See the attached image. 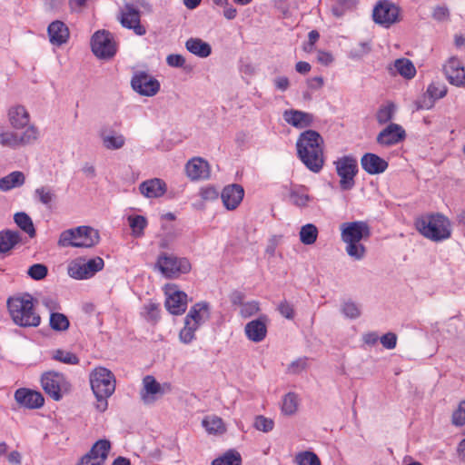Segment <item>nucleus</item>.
Segmentation results:
<instances>
[{"label":"nucleus","mask_w":465,"mask_h":465,"mask_svg":"<svg viewBox=\"0 0 465 465\" xmlns=\"http://www.w3.org/2000/svg\"><path fill=\"white\" fill-rule=\"evenodd\" d=\"M297 153L302 163L312 172L319 173L324 165L323 139L313 130L301 134L297 143Z\"/></svg>","instance_id":"obj_1"},{"label":"nucleus","mask_w":465,"mask_h":465,"mask_svg":"<svg viewBox=\"0 0 465 465\" xmlns=\"http://www.w3.org/2000/svg\"><path fill=\"white\" fill-rule=\"evenodd\" d=\"M36 303L37 301L28 292L9 297L6 305L15 324L24 328L39 326L41 316L36 312Z\"/></svg>","instance_id":"obj_2"},{"label":"nucleus","mask_w":465,"mask_h":465,"mask_svg":"<svg viewBox=\"0 0 465 465\" xmlns=\"http://www.w3.org/2000/svg\"><path fill=\"white\" fill-rule=\"evenodd\" d=\"M371 235L370 226L362 221L343 223L341 225V238L346 244L347 254L356 260H362L366 254V248L361 242Z\"/></svg>","instance_id":"obj_3"},{"label":"nucleus","mask_w":465,"mask_h":465,"mask_svg":"<svg viewBox=\"0 0 465 465\" xmlns=\"http://www.w3.org/2000/svg\"><path fill=\"white\" fill-rule=\"evenodd\" d=\"M415 226L421 235L433 242L449 239L451 235L450 222L440 213L422 215L416 219Z\"/></svg>","instance_id":"obj_4"},{"label":"nucleus","mask_w":465,"mask_h":465,"mask_svg":"<svg viewBox=\"0 0 465 465\" xmlns=\"http://www.w3.org/2000/svg\"><path fill=\"white\" fill-rule=\"evenodd\" d=\"M90 383L94 394L96 397V409L104 412L107 410V399L115 391V378L111 371L106 368H95L90 374Z\"/></svg>","instance_id":"obj_5"},{"label":"nucleus","mask_w":465,"mask_h":465,"mask_svg":"<svg viewBox=\"0 0 465 465\" xmlns=\"http://www.w3.org/2000/svg\"><path fill=\"white\" fill-rule=\"evenodd\" d=\"M99 241L98 231L90 226H79L75 229L64 231L60 234L58 245L61 247L91 248L96 245Z\"/></svg>","instance_id":"obj_6"},{"label":"nucleus","mask_w":465,"mask_h":465,"mask_svg":"<svg viewBox=\"0 0 465 465\" xmlns=\"http://www.w3.org/2000/svg\"><path fill=\"white\" fill-rule=\"evenodd\" d=\"M144 0H124L119 10L117 20L124 28L133 30L136 35L142 36L146 34V28L141 24V10Z\"/></svg>","instance_id":"obj_7"},{"label":"nucleus","mask_w":465,"mask_h":465,"mask_svg":"<svg viewBox=\"0 0 465 465\" xmlns=\"http://www.w3.org/2000/svg\"><path fill=\"white\" fill-rule=\"evenodd\" d=\"M41 385L45 392L54 401H60L70 391V383L63 373L49 371L41 376Z\"/></svg>","instance_id":"obj_8"},{"label":"nucleus","mask_w":465,"mask_h":465,"mask_svg":"<svg viewBox=\"0 0 465 465\" xmlns=\"http://www.w3.org/2000/svg\"><path fill=\"white\" fill-rule=\"evenodd\" d=\"M39 131L35 125H29L22 133L4 131L0 134V144L4 147L17 149L37 141Z\"/></svg>","instance_id":"obj_9"},{"label":"nucleus","mask_w":465,"mask_h":465,"mask_svg":"<svg viewBox=\"0 0 465 465\" xmlns=\"http://www.w3.org/2000/svg\"><path fill=\"white\" fill-rule=\"evenodd\" d=\"M335 170L340 177V187L342 191H350L355 185L358 173L357 160L351 155H344L334 161Z\"/></svg>","instance_id":"obj_10"},{"label":"nucleus","mask_w":465,"mask_h":465,"mask_svg":"<svg viewBox=\"0 0 465 465\" xmlns=\"http://www.w3.org/2000/svg\"><path fill=\"white\" fill-rule=\"evenodd\" d=\"M104 266V262L99 256L88 261L80 258L72 261L68 264L67 272L70 277L76 280L89 279L102 271Z\"/></svg>","instance_id":"obj_11"},{"label":"nucleus","mask_w":465,"mask_h":465,"mask_svg":"<svg viewBox=\"0 0 465 465\" xmlns=\"http://www.w3.org/2000/svg\"><path fill=\"white\" fill-rule=\"evenodd\" d=\"M91 47L94 55L100 59H110L116 53L114 36L106 30H99L94 34Z\"/></svg>","instance_id":"obj_12"},{"label":"nucleus","mask_w":465,"mask_h":465,"mask_svg":"<svg viewBox=\"0 0 465 465\" xmlns=\"http://www.w3.org/2000/svg\"><path fill=\"white\" fill-rule=\"evenodd\" d=\"M156 264L162 273L168 278L178 277L180 274L187 273L191 270L189 260L186 258H177L166 253L159 256Z\"/></svg>","instance_id":"obj_13"},{"label":"nucleus","mask_w":465,"mask_h":465,"mask_svg":"<svg viewBox=\"0 0 465 465\" xmlns=\"http://www.w3.org/2000/svg\"><path fill=\"white\" fill-rule=\"evenodd\" d=\"M131 86L134 92L142 96L152 97L160 91V82L151 74L140 71L135 73L131 80Z\"/></svg>","instance_id":"obj_14"},{"label":"nucleus","mask_w":465,"mask_h":465,"mask_svg":"<svg viewBox=\"0 0 465 465\" xmlns=\"http://www.w3.org/2000/svg\"><path fill=\"white\" fill-rule=\"evenodd\" d=\"M400 8L389 0L380 1L374 7L372 17L376 24L384 27L399 22Z\"/></svg>","instance_id":"obj_15"},{"label":"nucleus","mask_w":465,"mask_h":465,"mask_svg":"<svg viewBox=\"0 0 465 465\" xmlns=\"http://www.w3.org/2000/svg\"><path fill=\"white\" fill-rule=\"evenodd\" d=\"M111 443L107 440H97L91 450L84 455L77 465H104L109 451Z\"/></svg>","instance_id":"obj_16"},{"label":"nucleus","mask_w":465,"mask_h":465,"mask_svg":"<svg viewBox=\"0 0 465 465\" xmlns=\"http://www.w3.org/2000/svg\"><path fill=\"white\" fill-rule=\"evenodd\" d=\"M170 384L161 385L153 376L147 375L143 379V389L140 392L141 399L145 404L154 402L159 396L163 395L166 391H170Z\"/></svg>","instance_id":"obj_17"},{"label":"nucleus","mask_w":465,"mask_h":465,"mask_svg":"<svg viewBox=\"0 0 465 465\" xmlns=\"http://www.w3.org/2000/svg\"><path fill=\"white\" fill-rule=\"evenodd\" d=\"M405 138L404 128L398 124L390 123L378 134L376 142L381 146L389 147L400 143Z\"/></svg>","instance_id":"obj_18"},{"label":"nucleus","mask_w":465,"mask_h":465,"mask_svg":"<svg viewBox=\"0 0 465 465\" xmlns=\"http://www.w3.org/2000/svg\"><path fill=\"white\" fill-rule=\"evenodd\" d=\"M443 70L450 84L458 87L465 86V68L458 58H450Z\"/></svg>","instance_id":"obj_19"},{"label":"nucleus","mask_w":465,"mask_h":465,"mask_svg":"<svg viewBox=\"0 0 465 465\" xmlns=\"http://www.w3.org/2000/svg\"><path fill=\"white\" fill-rule=\"evenodd\" d=\"M15 399L19 405L27 409H38L45 403L41 392L25 388L16 390Z\"/></svg>","instance_id":"obj_20"},{"label":"nucleus","mask_w":465,"mask_h":465,"mask_svg":"<svg viewBox=\"0 0 465 465\" xmlns=\"http://www.w3.org/2000/svg\"><path fill=\"white\" fill-rule=\"evenodd\" d=\"M244 190L242 185L232 183L225 186L221 193V199L227 210H235L242 203Z\"/></svg>","instance_id":"obj_21"},{"label":"nucleus","mask_w":465,"mask_h":465,"mask_svg":"<svg viewBox=\"0 0 465 465\" xmlns=\"http://www.w3.org/2000/svg\"><path fill=\"white\" fill-rule=\"evenodd\" d=\"M165 307L173 315L183 314L187 308V294L181 291H173L170 288L167 292Z\"/></svg>","instance_id":"obj_22"},{"label":"nucleus","mask_w":465,"mask_h":465,"mask_svg":"<svg viewBox=\"0 0 465 465\" xmlns=\"http://www.w3.org/2000/svg\"><path fill=\"white\" fill-rule=\"evenodd\" d=\"M7 119L12 128L20 130L29 126L30 114L24 105L15 104L7 110Z\"/></svg>","instance_id":"obj_23"},{"label":"nucleus","mask_w":465,"mask_h":465,"mask_svg":"<svg viewBox=\"0 0 465 465\" xmlns=\"http://www.w3.org/2000/svg\"><path fill=\"white\" fill-rule=\"evenodd\" d=\"M267 317L262 315L249 322L244 327L246 337L253 342L263 341L267 334Z\"/></svg>","instance_id":"obj_24"},{"label":"nucleus","mask_w":465,"mask_h":465,"mask_svg":"<svg viewBox=\"0 0 465 465\" xmlns=\"http://www.w3.org/2000/svg\"><path fill=\"white\" fill-rule=\"evenodd\" d=\"M185 171L192 181L207 179L210 176L209 163L201 157H195L188 161Z\"/></svg>","instance_id":"obj_25"},{"label":"nucleus","mask_w":465,"mask_h":465,"mask_svg":"<svg viewBox=\"0 0 465 465\" xmlns=\"http://www.w3.org/2000/svg\"><path fill=\"white\" fill-rule=\"evenodd\" d=\"M50 43L60 46L69 40L70 32L67 25L60 20L53 21L47 28Z\"/></svg>","instance_id":"obj_26"},{"label":"nucleus","mask_w":465,"mask_h":465,"mask_svg":"<svg viewBox=\"0 0 465 465\" xmlns=\"http://www.w3.org/2000/svg\"><path fill=\"white\" fill-rule=\"evenodd\" d=\"M167 190L166 183L160 178H153L139 185L140 193L146 198L162 197Z\"/></svg>","instance_id":"obj_27"},{"label":"nucleus","mask_w":465,"mask_h":465,"mask_svg":"<svg viewBox=\"0 0 465 465\" xmlns=\"http://www.w3.org/2000/svg\"><path fill=\"white\" fill-rule=\"evenodd\" d=\"M362 169L369 174L382 173L388 168V163L379 155L371 153L363 154L361 159Z\"/></svg>","instance_id":"obj_28"},{"label":"nucleus","mask_w":465,"mask_h":465,"mask_svg":"<svg viewBox=\"0 0 465 465\" xmlns=\"http://www.w3.org/2000/svg\"><path fill=\"white\" fill-rule=\"evenodd\" d=\"M284 120L296 128H305L313 123V115L299 110H287L283 114Z\"/></svg>","instance_id":"obj_29"},{"label":"nucleus","mask_w":465,"mask_h":465,"mask_svg":"<svg viewBox=\"0 0 465 465\" xmlns=\"http://www.w3.org/2000/svg\"><path fill=\"white\" fill-rule=\"evenodd\" d=\"M210 316L211 313L209 303L201 302L191 307L188 314L185 317V320L190 322H193L197 327H200L210 319Z\"/></svg>","instance_id":"obj_30"},{"label":"nucleus","mask_w":465,"mask_h":465,"mask_svg":"<svg viewBox=\"0 0 465 465\" xmlns=\"http://www.w3.org/2000/svg\"><path fill=\"white\" fill-rule=\"evenodd\" d=\"M99 136L104 147L107 150H119L125 144L124 136L115 131L107 132L106 129H101Z\"/></svg>","instance_id":"obj_31"},{"label":"nucleus","mask_w":465,"mask_h":465,"mask_svg":"<svg viewBox=\"0 0 465 465\" xmlns=\"http://www.w3.org/2000/svg\"><path fill=\"white\" fill-rule=\"evenodd\" d=\"M25 183V175L21 171H14L0 179V191L8 192L23 186Z\"/></svg>","instance_id":"obj_32"},{"label":"nucleus","mask_w":465,"mask_h":465,"mask_svg":"<svg viewBox=\"0 0 465 465\" xmlns=\"http://www.w3.org/2000/svg\"><path fill=\"white\" fill-rule=\"evenodd\" d=\"M392 74H399L406 79H411L416 74V68L412 62L407 58H399L390 67Z\"/></svg>","instance_id":"obj_33"},{"label":"nucleus","mask_w":465,"mask_h":465,"mask_svg":"<svg viewBox=\"0 0 465 465\" xmlns=\"http://www.w3.org/2000/svg\"><path fill=\"white\" fill-rule=\"evenodd\" d=\"M396 111V104L391 101H387L379 106L375 119L380 125L389 124L394 118Z\"/></svg>","instance_id":"obj_34"},{"label":"nucleus","mask_w":465,"mask_h":465,"mask_svg":"<svg viewBox=\"0 0 465 465\" xmlns=\"http://www.w3.org/2000/svg\"><path fill=\"white\" fill-rule=\"evenodd\" d=\"M186 49L201 58L209 56L212 53L211 45L200 38H190L185 43Z\"/></svg>","instance_id":"obj_35"},{"label":"nucleus","mask_w":465,"mask_h":465,"mask_svg":"<svg viewBox=\"0 0 465 465\" xmlns=\"http://www.w3.org/2000/svg\"><path fill=\"white\" fill-rule=\"evenodd\" d=\"M21 242V235L16 231L6 230L0 232V252H7Z\"/></svg>","instance_id":"obj_36"},{"label":"nucleus","mask_w":465,"mask_h":465,"mask_svg":"<svg viewBox=\"0 0 465 465\" xmlns=\"http://www.w3.org/2000/svg\"><path fill=\"white\" fill-rule=\"evenodd\" d=\"M312 199L308 193V189L304 186L293 187L290 191V200L297 207L303 208L308 206Z\"/></svg>","instance_id":"obj_37"},{"label":"nucleus","mask_w":465,"mask_h":465,"mask_svg":"<svg viewBox=\"0 0 465 465\" xmlns=\"http://www.w3.org/2000/svg\"><path fill=\"white\" fill-rule=\"evenodd\" d=\"M128 224L132 230V235L134 238H141L144 235V229L147 226V219L143 215H129L127 217Z\"/></svg>","instance_id":"obj_38"},{"label":"nucleus","mask_w":465,"mask_h":465,"mask_svg":"<svg viewBox=\"0 0 465 465\" xmlns=\"http://www.w3.org/2000/svg\"><path fill=\"white\" fill-rule=\"evenodd\" d=\"M14 221L21 230L29 235V237L33 238L35 236L36 232L33 221L27 213L24 212L16 213L14 215Z\"/></svg>","instance_id":"obj_39"},{"label":"nucleus","mask_w":465,"mask_h":465,"mask_svg":"<svg viewBox=\"0 0 465 465\" xmlns=\"http://www.w3.org/2000/svg\"><path fill=\"white\" fill-rule=\"evenodd\" d=\"M300 241L305 245L313 244L318 237V229L312 223H307L302 226L300 232Z\"/></svg>","instance_id":"obj_40"},{"label":"nucleus","mask_w":465,"mask_h":465,"mask_svg":"<svg viewBox=\"0 0 465 465\" xmlns=\"http://www.w3.org/2000/svg\"><path fill=\"white\" fill-rule=\"evenodd\" d=\"M212 465H242V457L238 451L230 450L223 456L214 459Z\"/></svg>","instance_id":"obj_41"},{"label":"nucleus","mask_w":465,"mask_h":465,"mask_svg":"<svg viewBox=\"0 0 465 465\" xmlns=\"http://www.w3.org/2000/svg\"><path fill=\"white\" fill-rule=\"evenodd\" d=\"M296 465H322L320 458L311 450L298 452L294 457Z\"/></svg>","instance_id":"obj_42"},{"label":"nucleus","mask_w":465,"mask_h":465,"mask_svg":"<svg viewBox=\"0 0 465 465\" xmlns=\"http://www.w3.org/2000/svg\"><path fill=\"white\" fill-rule=\"evenodd\" d=\"M202 423L209 433H223L225 430L223 420L214 415L205 417Z\"/></svg>","instance_id":"obj_43"},{"label":"nucleus","mask_w":465,"mask_h":465,"mask_svg":"<svg viewBox=\"0 0 465 465\" xmlns=\"http://www.w3.org/2000/svg\"><path fill=\"white\" fill-rule=\"evenodd\" d=\"M49 323L50 327L57 331H66L70 326L68 318L60 312H51Z\"/></svg>","instance_id":"obj_44"},{"label":"nucleus","mask_w":465,"mask_h":465,"mask_svg":"<svg viewBox=\"0 0 465 465\" xmlns=\"http://www.w3.org/2000/svg\"><path fill=\"white\" fill-rule=\"evenodd\" d=\"M198 328L195 323L193 322H190L184 319V326L179 333L180 341L184 344L191 343L195 339V331Z\"/></svg>","instance_id":"obj_45"},{"label":"nucleus","mask_w":465,"mask_h":465,"mask_svg":"<svg viewBox=\"0 0 465 465\" xmlns=\"http://www.w3.org/2000/svg\"><path fill=\"white\" fill-rule=\"evenodd\" d=\"M298 407V398L293 392L287 393L282 400V411L286 415L295 413Z\"/></svg>","instance_id":"obj_46"},{"label":"nucleus","mask_w":465,"mask_h":465,"mask_svg":"<svg viewBox=\"0 0 465 465\" xmlns=\"http://www.w3.org/2000/svg\"><path fill=\"white\" fill-rule=\"evenodd\" d=\"M53 359L65 364L76 365L79 363V358L74 353L64 350L54 351Z\"/></svg>","instance_id":"obj_47"},{"label":"nucleus","mask_w":465,"mask_h":465,"mask_svg":"<svg viewBox=\"0 0 465 465\" xmlns=\"http://www.w3.org/2000/svg\"><path fill=\"white\" fill-rule=\"evenodd\" d=\"M448 89L442 83L433 82L427 87L426 93L435 101L443 98L447 94Z\"/></svg>","instance_id":"obj_48"},{"label":"nucleus","mask_w":465,"mask_h":465,"mask_svg":"<svg viewBox=\"0 0 465 465\" xmlns=\"http://www.w3.org/2000/svg\"><path fill=\"white\" fill-rule=\"evenodd\" d=\"M341 312L349 319H357L361 314L360 305L352 301H347L342 303Z\"/></svg>","instance_id":"obj_49"},{"label":"nucleus","mask_w":465,"mask_h":465,"mask_svg":"<svg viewBox=\"0 0 465 465\" xmlns=\"http://www.w3.org/2000/svg\"><path fill=\"white\" fill-rule=\"evenodd\" d=\"M35 194L38 201L44 205H50L52 201L55 198L54 192L46 186H41L35 189Z\"/></svg>","instance_id":"obj_50"},{"label":"nucleus","mask_w":465,"mask_h":465,"mask_svg":"<svg viewBox=\"0 0 465 465\" xmlns=\"http://www.w3.org/2000/svg\"><path fill=\"white\" fill-rule=\"evenodd\" d=\"M143 317L153 323H155L160 318L159 305L150 302L143 306Z\"/></svg>","instance_id":"obj_51"},{"label":"nucleus","mask_w":465,"mask_h":465,"mask_svg":"<svg viewBox=\"0 0 465 465\" xmlns=\"http://www.w3.org/2000/svg\"><path fill=\"white\" fill-rule=\"evenodd\" d=\"M48 269L45 264L35 263L29 267L28 275L36 281L43 280L47 275Z\"/></svg>","instance_id":"obj_52"},{"label":"nucleus","mask_w":465,"mask_h":465,"mask_svg":"<svg viewBox=\"0 0 465 465\" xmlns=\"http://www.w3.org/2000/svg\"><path fill=\"white\" fill-rule=\"evenodd\" d=\"M451 421L457 427L465 425V401H461L458 408L453 411Z\"/></svg>","instance_id":"obj_53"},{"label":"nucleus","mask_w":465,"mask_h":465,"mask_svg":"<svg viewBox=\"0 0 465 465\" xmlns=\"http://www.w3.org/2000/svg\"><path fill=\"white\" fill-rule=\"evenodd\" d=\"M260 311L259 302L256 301L247 302L242 303L240 314L243 318L251 317Z\"/></svg>","instance_id":"obj_54"},{"label":"nucleus","mask_w":465,"mask_h":465,"mask_svg":"<svg viewBox=\"0 0 465 465\" xmlns=\"http://www.w3.org/2000/svg\"><path fill=\"white\" fill-rule=\"evenodd\" d=\"M274 422L272 420L264 416H257L254 421V427L261 431L269 432L273 429Z\"/></svg>","instance_id":"obj_55"},{"label":"nucleus","mask_w":465,"mask_h":465,"mask_svg":"<svg viewBox=\"0 0 465 465\" xmlns=\"http://www.w3.org/2000/svg\"><path fill=\"white\" fill-rule=\"evenodd\" d=\"M435 102L427 93H424L416 100L415 106L417 110H429L434 106Z\"/></svg>","instance_id":"obj_56"},{"label":"nucleus","mask_w":465,"mask_h":465,"mask_svg":"<svg viewBox=\"0 0 465 465\" xmlns=\"http://www.w3.org/2000/svg\"><path fill=\"white\" fill-rule=\"evenodd\" d=\"M200 196L203 201L212 202L218 199L219 192L213 186H206L200 190Z\"/></svg>","instance_id":"obj_57"},{"label":"nucleus","mask_w":465,"mask_h":465,"mask_svg":"<svg viewBox=\"0 0 465 465\" xmlns=\"http://www.w3.org/2000/svg\"><path fill=\"white\" fill-rule=\"evenodd\" d=\"M278 311L282 316L288 320H292L294 318L293 306L287 301H282L280 302L278 306Z\"/></svg>","instance_id":"obj_58"},{"label":"nucleus","mask_w":465,"mask_h":465,"mask_svg":"<svg viewBox=\"0 0 465 465\" xmlns=\"http://www.w3.org/2000/svg\"><path fill=\"white\" fill-rule=\"evenodd\" d=\"M307 367V358H300L292 361L289 367L288 371L292 374H298L304 371Z\"/></svg>","instance_id":"obj_59"},{"label":"nucleus","mask_w":465,"mask_h":465,"mask_svg":"<svg viewBox=\"0 0 465 465\" xmlns=\"http://www.w3.org/2000/svg\"><path fill=\"white\" fill-rule=\"evenodd\" d=\"M381 343L388 350H392L397 344V335L393 332H387L381 337Z\"/></svg>","instance_id":"obj_60"},{"label":"nucleus","mask_w":465,"mask_h":465,"mask_svg":"<svg viewBox=\"0 0 465 465\" xmlns=\"http://www.w3.org/2000/svg\"><path fill=\"white\" fill-rule=\"evenodd\" d=\"M449 16L450 12L448 7L445 5H437L432 12V17L437 21L447 20Z\"/></svg>","instance_id":"obj_61"},{"label":"nucleus","mask_w":465,"mask_h":465,"mask_svg":"<svg viewBox=\"0 0 465 465\" xmlns=\"http://www.w3.org/2000/svg\"><path fill=\"white\" fill-rule=\"evenodd\" d=\"M166 63L169 66L180 68L184 65L185 59L181 54H173L167 56Z\"/></svg>","instance_id":"obj_62"},{"label":"nucleus","mask_w":465,"mask_h":465,"mask_svg":"<svg viewBox=\"0 0 465 465\" xmlns=\"http://www.w3.org/2000/svg\"><path fill=\"white\" fill-rule=\"evenodd\" d=\"M65 0H44L45 9L50 12H57L62 9Z\"/></svg>","instance_id":"obj_63"},{"label":"nucleus","mask_w":465,"mask_h":465,"mask_svg":"<svg viewBox=\"0 0 465 465\" xmlns=\"http://www.w3.org/2000/svg\"><path fill=\"white\" fill-rule=\"evenodd\" d=\"M89 0H69L68 5L72 12L79 13L87 6Z\"/></svg>","instance_id":"obj_64"}]
</instances>
